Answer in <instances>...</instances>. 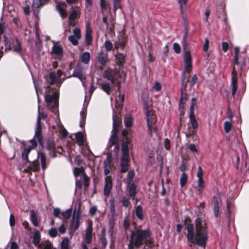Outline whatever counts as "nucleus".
<instances>
[{
	"label": "nucleus",
	"instance_id": "5fc2aeb1",
	"mask_svg": "<svg viewBox=\"0 0 249 249\" xmlns=\"http://www.w3.org/2000/svg\"><path fill=\"white\" fill-rule=\"evenodd\" d=\"M129 156H123L122 159H121V164L123 165H128L129 166Z\"/></svg>",
	"mask_w": 249,
	"mask_h": 249
},
{
	"label": "nucleus",
	"instance_id": "a19ab883",
	"mask_svg": "<svg viewBox=\"0 0 249 249\" xmlns=\"http://www.w3.org/2000/svg\"><path fill=\"white\" fill-rule=\"evenodd\" d=\"M124 123L125 126L129 128L132 126L133 124V119L131 116L126 117L124 118Z\"/></svg>",
	"mask_w": 249,
	"mask_h": 249
},
{
	"label": "nucleus",
	"instance_id": "423d86ee",
	"mask_svg": "<svg viewBox=\"0 0 249 249\" xmlns=\"http://www.w3.org/2000/svg\"><path fill=\"white\" fill-rule=\"evenodd\" d=\"M135 175L134 170H130L127 173L126 179H124V182L127 184V188L128 189L129 196L133 200L135 198L136 194V186L134 183H131Z\"/></svg>",
	"mask_w": 249,
	"mask_h": 249
},
{
	"label": "nucleus",
	"instance_id": "603ef678",
	"mask_svg": "<svg viewBox=\"0 0 249 249\" xmlns=\"http://www.w3.org/2000/svg\"><path fill=\"white\" fill-rule=\"evenodd\" d=\"M121 0H114L113 1V10L115 12L117 10L121 7L120 3Z\"/></svg>",
	"mask_w": 249,
	"mask_h": 249
},
{
	"label": "nucleus",
	"instance_id": "bf43d9fd",
	"mask_svg": "<svg viewBox=\"0 0 249 249\" xmlns=\"http://www.w3.org/2000/svg\"><path fill=\"white\" fill-rule=\"evenodd\" d=\"M94 79H91L90 82V89L89 90V94L91 96L92 93H93L94 91L96 89V87L94 85Z\"/></svg>",
	"mask_w": 249,
	"mask_h": 249
},
{
	"label": "nucleus",
	"instance_id": "72a5a7b5",
	"mask_svg": "<svg viewBox=\"0 0 249 249\" xmlns=\"http://www.w3.org/2000/svg\"><path fill=\"white\" fill-rule=\"evenodd\" d=\"M231 87H232V91L231 94L232 96H234L236 94L237 89V83H238V79H231Z\"/></svg>",
	"mask_w": 249,
	"mask_h": 249
},
{
	"label": "nucleus",
	"instance_id": "f3484780",
	"mask_svg": "<svg viewBox=\"0 0 249 249\" xmlns=\"http://www.w3.org/2000/svg\"><path fill=\"white\" fill-rule=\"evenodd\" d=\"M192 70V62H185V70L183 72V78H190V74Z\"/></svg>",
	"mask_w": 249,
	"mask_h": 249
},
{
	"label": "nucleus",
	"instance_id": "4be33fe9",
	"mask_svg": "<svg viewBox=\"0 0 249 249\" xmlns=\"http://www.w3.org/2000/svg\"><path fill=\"white\" fill-rule=\"evenodd\" d=\"M77 78H84L83 68L80 65H77L72 75Z\"/></svg>",
	"mask_w": 249,
	"mask_h": 249
},
{
	"label": "nucleus",
	"instance_id": "412c9836",
	"mask_svg": "<svg viewBox=\"0 0 249 249\" xmlns=\"http://www.w3.org/2000/svg\"><path fill=\"white\" fill-rule=\"evenodd\" d=\"M40 234L38 231H35L33 236V243L36 247L40 248L42 244H40Z\"/></svg>",
	"mask_w": 249,
	"mask_h": 249
},
{
	"label": "nucleus",
	"instance_id": "a878e982",
	"mask_svg": "<svg viewBox=\"0 0 249 249\" xmlns=\"http://www.w3.org/2000/svg\"><path fill=\"white\" fill-rule=\"evenodd\" d=\"M135 214L137 217L140 220L143 219V212L142 207L141 205L137 206L135 208Z\"/></svg>",
	"mask_w": 249,
	"mask_h": 249
},
{
	"label": "nucleus",
	"instance_id": "2eb2a0df",
	"mask_svg": "<svg viewBox=\"0 0 249 249\" xmlns=\"http://www.w3.org/2000/svg\"><path fill=\"white\" fill-rule=\"evenodd\" d=\"M118 130H113L112 134L111 136L110 139L109 141L108 146L109 148L111 149L114 144H118V139L117 136Z\"/></svg>",
	"mask_w": 249,
	"mask_h": 249
},
{
	"label": "nucleus",
	"instance_id": "20e7f679",
	"mask_svg": "<svg viewBox=\"0 0 249 249\" xmlns=\"http://www.w3.org/2000/svg\"><path fill=\"white\" fill-rule=\"evenodd\" d=\"M146 122L148 127V133L150 137L152 136V132H156L157 130L156 124L157 121L155 111L152 109H149L146 107Z\"/></svg>",
	"mask_w": 249,
	"mask_h": 249
},
{
	"label": "nucleus",
	"instance_id": "c03bdc74",
	"mask_svg": "<svg viewBox=\"0 0 249 249\" xmlns=\"http://www.w3.org/2000/svg\"><path fill=\"white\" fill-rule=\"evenodd\" d=\"M55 149V144L53 141L48 140L47 142V149L51 151Z\"/></svg>",
	"mask_w": 249,
	"mask_h": 249
},
{
	"label": "nucleus",
	"instance_id": "4d7b16f0",
	"mask_svg": "<svg viewBox=\"0 0 249 249\" xmlns=\"http://www.w3.org/2000/svg\"><path fill=\"white\" fill-rule=\"evenodd\" d=\"M69 243V240L67 238H65L63 239L61 244V248H68Z\"/></svg>",
	"mask_w": 249,
	"mask_h": 249
},
{
	"label": "nucleus",
	"instance_id": "79ce46f5",
	"mask_svg": "<svg viewBox=\"0 0 249 249\" xmlns=\"http://www.w3.org/2000/svg\"><path fill=\"white\" fill-rule=\"evenodd\" d=\"M190 122L194 129H196L198 127V123L196 119L195 116H189Z\"/></svg>",
	"mask_w": 249,
	"mask_h": 249
},
{
	"label": "nucleus",
	"instance_id": "8fccbe9b",
	"mask_svg": "<svg viewBox=\"0 0 249 249\" xmlns=\"http://www.w3.org/2000/svg\"><path fill=\"white\" fill-rule=\"evenodd\" d=\"M36 139H37V137H35V135L34 138L29 141V142L31 143V145H29L28 147H30L32 150L37 146V142Z\"/></svg>",
	"mask_w": 249,
	"mask_h": 249
},
{
	"label": "nucleus",
	"instance_id": "b1692460",
	"mask_svg": "<svg viewBox=\"0 0 249 249\" xmlns=\"http://www.w3.org/2000/svg\"><path fill=\"white\" fill-rule=\"evenodd\" d=\"M178 2L179 4L180 10L181 14L183 15V18L185 19V11L186 10V4L188 2L189 0H178Z\"/></svg>",
	"mask_w": 249,
	"mask_h": 249
},
{
	"label": "nucleus",
	"instance_id": "a18cd8bd",
	"mask_svg": "<svg viewBox=\"0 0 249 249\" xmlns=\"http://www.w3.org/2000/svg\"><path fill=\"white\" fill-rule=\"evenodd\" d=\"M189 82V79H183L181 87V92L184 93L186 91L187 83Z\"/></svg>",
	"mask_w": 249,
	"mask_h": 249
},
{
	"label": "nucleus",
	"instance_id": "680f3d73",
	"mask_svg": "<svg viewBox=\"0 0 249 249\" xmlns=\"http://www.w3.org/2000/svg\"><path fill=\"white\" fill-rule=\"evenodd\" d=\"M9 223L11 227H13L15 225V216L12 213H11L10 216Z\"/></svg>",
	"mask_w": 249,
	"mask_h": 249
},
{
	"label": "nucleus",
	"instance_id": "393cba45",
	"mask_svg": "<svg viewBox=\"0 0 249 249\" xmlns=\"http://www.w3.org/2000/svg\"><path fill=\"white\" fill-rule=\"evenodd\" d=\"M126 40V39L125 36H122L121 37V38H119V42L115 44V48L117 50H123L125 46Z\"/></svg>",
	"mask_w": 249,
	"mask_h": 249
},
{
	"label": "nucleus",
	"instance_id": "c9c22d12",
	"mask_svg": "<svg viewBox=\"0 0 249 249\" xmlns=\"http://www.w3.org/2000/svg\"><path fill=\"white\" fill-rule=\"evenodd\" d=\"M42 246L43 249H56L53 246V244L49 240L42 242Z\"/></svg>",
	"mask_w": 249,
	"mask_h": 249
},
{
	"label": "nucleus",
	"instance_id": "cd10ccee",
	"mask_svg": "<svg viewBox=\"0 0 249 249\" xmlns=\"http://www.w3.org/2000/svg\"><path fill=\"white\" fill-rule=\"evenodd\" d=\"M52 53L58 56H61L63 53V49L60 46L54 45L52 48Z\"/></svg>",
	"mask_w": 249,
	"mask_h": 249
},
{
	"label": "nucleus",
	"instance_id": "7c9ffc66",
	"mask_svg": "<svg viewBox=\"0 0 249 249\" xmlns=\"http://www.w3.org/2000/svg\"><path fill=\"white\" fill-rule=\"evenodd\" d=\"M73 174L75 177H77L80 175H82L84 177V175H87L84 168L82 166L80 167H75L73 169Z\"/></svg>",
	"mask_w": 249,
	"mask_h": 249
},
{
	"label": "nucleus",
	"instance_id": "c85d7f7f",
	"mask_svg": "<svg viewBox=\"0 0 249 249\" xmlns=\"http://www.w3.org/2000/svg\"><path fill=\"white\" fill-rule=\"evenodd\" d=\"M90 55L89 52H86L83 53L80 58V60L84 64L89 63L90 60Z\"/></svg>",
	"mask_w": 249,
	"mask_h": 249
},
{
	"label": "nucleus",
	"instance_id": "ddd939ff",
	"mask_svg": "<svg viewBox=\"0 0 249 249\" xmlns=\"http://www.w3.org/2000/svg\"><path fill=\"white\" fill-rule=\"evenodd\" d=\"M122 125V119L120 115L117 113L113 115V130H118L119 128Z\"/></svg>",
	"mask_w": 249,
	"mask_h": 249
},
{
	"label": "nucleus",
	"instance_id": "7ed1b4c3",
	"mask_svg": "<svg viewBox=\"0 0 249 249\" xmlns=\"http://www.w3.org/2000/svg\"><path fill=\"white\" fill-rule=\"evenodd\" d=\"M151 235V231L149 229H137L131 231L128 249L139 248L142 245H144L143 249H145L146 247H152L153 241Z\"/></svg>",
	"mask_w": 249,
	"mask_h": 249
},
{
	"label": "nucleus",
	"instance_id": "dca6fc26",
	"mask_svg": "<svg viewBox=\"0 0 249 249\" xmlns=\"http://www.w3.org/2000/svg\"><path fill=\"white\" fill-rule=\"evenodd\" d=\"M92 30L90 27L88 26L86 30V36L85 40L86 45L89 46L91 44L92 41Z\"/></svg>",
	"mask_w": 249,
	"mask_h": 249
},
{
	"label": "nucleus",
	"instance_id": "0e129e2a",
	"mask_svg": "<svg viewBox=\"0 0 249 249\" xmlns=\"http://www.w3.org/2000/svg\"><path fill=\"white\" fill-rule=\"evenodd\" d=\"M128 165H123L121 164V170L120 172L121 173H125L128 171Z\"/></svg>",
	"mask_w": 249,
	"mask_h": 249
},
{
	"label": "nucleus",
	"instance_id": "0eeeda50",
	"mask_svg": "<svg viewBox=\"0 0 249 249\" xmlns=\"http://www.w3.org/2000/svg\"><path fill=\"white\" fill-rule=\"evenodd\" d=\"M11 41L9 43L6 42V46L7 47L5 49V51L6 52L7 50L13 51L17 53L21 54L23 49L19 40L17 37H16L12 39Z\"/></svg>",
	"mask_w": 249,
	"mask_h": 249
},
{
	"label": "nucleus",
	"instance_id": "3c124183",
	"mask_svg": "<svg viewBox=\"0 0 249 249\" xmlns=\"http://www.w3.org/2000/svg\"><path fill=\"white\" fill-rule=\"evenodd\" d=\"M68 39L69 41L72 43L73 45L76 46L78 44V40L80 39H77V37H76L74 36H70L68 37Z\"/></svg>",
	"mask_w": 249,
	"mask_h": 249
},
{
	"label": "nucleus",
	"instance_id": "aec40b11",
	"mask_svg": "<svg viewBox=\"0 0 249 249\" xmlns=\"http://www.w3.org/2000/svg\"><path fill=\"white\" fill-rule=\"evenodd\" d=\"M37 158L40 159L42 169L43 170L45 171L47 168V160L45 155L42 152H38Z\"/></svg>",
	"mask_w": 249,
	"mask_h": 249
},
{
	"label": "nucleus",
	"instance_id": "09e8293b",
	"mask_svg": "<svg viewBox=\"0 0 249 249\" xmlns=\"http://www.w3.org/2000/svg\"><path fill=\"white\" fill-rule=\"evenodd\" d=\"M224 128L226 133H229L232 128V124L231 122H225L224 123Z\"/></svg>",
	"mask_w": 249,
	"mask_h": 249
},
{
	"label": "nucleus",
	"instance_id": "9b49d317",
	"mask_svg": "<svg viewBox=\"0 0 249 249\" xmlns=\"http://www.w3.org/2000/svg\"><path fill=\"white\" fill-rule=\"evenodd\" d=\"M112 180L111 176H107L105 178V184L104 188V194L106 197L109 195L112 188Z\"/></svg>",
	"mask_w": 249,
	"mask_h": 249
},
{
	"label": "nucleus",
	"instance_id": "49530a36",
	"mask_svg": "<svg viewBox=\"0 0 249 249\" xmlns=\"http://www.w3.org/2000/svg\"><path fill=\"white\" fill-rule=\"evenodd\" d=\"M197 183H198L197 187L198 188L197 190L198 191L201 192V190L203 189V188L204 187V180L203 178V177L198 178Z\"/></svg>",
	"mask_w": 249,
	"mask_h": 249
},
{
	"label": "nucleus",
	"instance_id": "9d476101",
	"mask_svg": "<svg viewBox=\"0 0 249 249\" xmlns=\"http://www.w3.org/2000/svg\"><path fill=\"white\" fill-rule=\"evenodd\" d=\"M44 79L45 84L42 82L41 79H33V83L37 95L39 93H41V89L42 87L46 89L45 87L47 86L49 80Z\"/></svg>",
	"mask_w": 249,
	"mask_h": 249
},
{
	"label": "nucleus",
	"instance_id": "4c0bfd02",
	"mask_svg": "<svg viewBox=\"0 0 249 249\" xmlns=\"http://www.w3.org/2000/svg\"><path fill=\"white\" fill-rule=\"evenodd\" d=\"M187 179L188 176L187 174L183 173L181 175V177L179 181L180 185L181 187H184L186 185L187 181Z\"/></svg>",
	"mask_w": 249,
	"mask_h": 249
},
{
	"label": "nucleus",
	"instance_id": "37998d69",
	"mask_svg": "<svg viewBox=\"0 0 249 249\" xmlns=\"http://www.w3.org/2000/svg\"><path fill=\"white\" fill-rule=\"evenodd\" d=\"M84 190H87L90 183V178L87 175H84Z\"/></svg>",
	"mask_w": 249,
	"mask_h": 249
},
{
	"label": "nucleus",
	"instance_id": "774afa93",
	"mask_svg": "<svg viewBox=\"0 0 249 249\" xmlns=\"http://www.w3.org/2000/svg\"><path fill=\"white\" fill-rule=\"evenodd\" d=\"M100 240L101 241L103 247L104 248H106L107 244L106 236H101Z\"/></svg>",
	"mask_w": 249,
	"mask_h": 249
},
{
	"label": "nucleus",
	"instance_id": "052dcab7",
	"mask_svg": "<svg viewBox=\"0 0 249 249\" xmlns=\"http://www.w3.org/2000/svg\"><path fill=\"white\" fill-rule=\"evenodd\" d=\"M173 49L176 53L179 54L181 52V48L180 45L178 43H174L173 44Z\"/></svg>",
	"mask_w": 249,
	"mask_h": 249
},
{
	"label": "nucleus",
	"instance_id": "ea45409f",
	"mask_svg": "<svg viewBox=\"0 0 249 249\" xmlns=\"http://www.w3.org/2000/svg\"><path fill=\"white\" fill-rule=\"evenodd\" d=\"M189 31L188 28L186 27L185 28V33L183 36L182 38V45L184 47V49L186 47L187 45V38L188 36Z\"/></svg>",
	"mask_w": 249,
	"mask_h": 249
},
{
	"label": "nucleus",
	"instance_id": "2f4dec72",
	"mask_svg": "<svg viewBox=\"0 0 249 249\" xmlns=\"http://www.w3.org/2000/svg\"><path fill=\"white\" fill-rule=\"evenodd\" d=\"M77 18V13L76 11L73 10L69 17V24L71 26H74L75 23L74 22V20Z\"/></svg>",
	"mask_w": 249,
	"mask_h": 249
},
{
	"label": "nucleus",
	"instance_id": "6e6d98bb",
	"mask_svg": "<svg viewBox=\"0 0 249 249\" xmlns=\"http://www.w3.org/2000/svg\"><path fill=\"white\" fill-rule=\"evenodd\" d=\"M104 75L105 78H114L112 75V70L109 68L104 71Z\"/></svg>",
	"mask_w": 249,
	"mask_h": 249
},
{
	"label": "nucleus",
	"instance_id": "6e6552de",
	"mask_svg": "<svg viewBox=\"0 0 249 249\" xmlns=\"http://www.w3.org/2000/svg\"><path fill=\"white\" fill-rule=\"evenodd\" d=\"M110 80L111 86L107 83H104L101 85V89L106 92L107 94L110 93L111 88L116 91H119L121 87V82L118 80L119 79H107Z\"/></svg>",
	"mask_w": 249,
	"mask_h": 249
},
{
	"label": "nucleus",
	"instance_id": "6ab92c4d",
	"mask_svg": "<svg viewBox=\"0 0 249 249\" xmlns=\"http://www.w3.org/2000/svg\"><path fill=\"white\" fill-rule=\"evenodd\" d=\"M107 54H105L103 51L98 53L97 60L102 66H105L107 63Z\"/></svg>",
	"mask_w": 249,
	"mask_h": 249
},
{
	"label": "nucleus",
	"instance_id": "de8ad7c7",
	"mask_svg": "<svg viewBox=\"0 0 249 249\" xmlns=\"http://www.w3.org/2000/svg\"><path fill=\"white\" fill-rule=\"evenodd\" d=\"M105 47L107 52L111 51L113 49V44L109 40H106L104 44Z\"/></svg>",
	"mask_w": 249,
	"mask_h": 249
},
{
	"label": "nucleus",
	"instance_id": "a211bd4d",
	"mask_svg": "<svg viewBox=\"0 0 249 249\" xmlns=\"http://www.w3.org/2000/svg\"><path fill=\"white\" fill-rule=\"evenodd\" d=\"M213 212L215 217L219 216V206L217 198L215 196H213Z\"/></svg>",
	"mask_w": 249,
	"mask_h": 249
},
{
	"label": "nucleus",
	"instance_id": "4468645a",
	"mask_svg": "<svg viewBox=\"0 0 249 249\" xmlns=\"http://www.w3.org/2000/svg\"><path fill=\"white\" fill-rule=\"evenodd\" d=\"M126 55L121 53H118L115 55L116 64L119 67H122L125 62Z\"/></svg>",
	"mask_w": 249,
	"mask_h": 249
},
{
	"label": "nucleus",
	"instance_id": "f704fd0d",
	"mask_svg": "<svg viewBox=\"0 0 249 249\" xmlns=\"http://www.w3.org/2000/svg\"><path fill=\"white\" fill-rule=\"evenodd\" d=\"M75 138L79 145H82L84 143V138L81 132H78L75 134Z\"/></svg>",
	"mask_w": 249,
	"mask_h": 249
},
{
	"label": "nucleus",
	"instance_id": "13d9d810",
	"mask_svg": "<svg viewBox=\"0 0 249 249\" xmlns=\"http://www.w3.org/2000/svg\"><path fill=\"white\" fill-rule=\"evenodd\" d=\"M49 235L52 237H55L57 235V231L55 228H52L49 232Z\"/></svg>",
	"mask_w": 249,
	"mask_h": 249
},
{
	"label": "nucleus",
	"instance_id": "1a4fd4ad",
	"mask_svg": "<svg viewBox=\"0 0 249 249\" xmlns=\"http://www.w3.org/2000/svg\"><path fill=\"white\" fill-rule=\"evenodd\" d=\"M75 213V210L74 211V213L73 214L72 219L70 224L71 234H73L75 231L79 228L80 225V219L81 216L80 211L79 210L78 211L76 216Z\"/></svg>",
	"mask_w": 249,
	"mask_h": 249
},
{
	"label": "nucleus",
	"instance_id": "e433bc0d",
	"mask_svg": "<svg viewBox=\"0 0 249 249\" xmlns=\"http://www.w3.org/2000/svg\"><path fill=\"white\" fill-rule=\"evenodd\" d=\"M56 10L59 12L61 16L65 18L67 16V13L66 10L64 9L61 5L57 4L55 7Z\"/></svg>",
	"mask_w": 249,
	"mask_h": 249
},
{
	"label": "nucleus",
	"instance_id": "58836bf2",
	"mask_svg": "<svg viewBox=\"0 0 249 249\" xmlns=\"http://www.w3.org/2000/svg\"><path fill=\"white\" fill-rule=\"evenodd\" d=\"M72 210V208H70L66 211L61 213V215L63 218L66 220L69 219L71 215Z\"/></svg>",
	"mask_w": 249,
	"mask_h": 249
},
{
	"label": "nucleus",
	"instance_id": "473e14b6",
	"mask_svg": "<svg viewBox=\"0 0 249 249\" xmlns=\"http://www.w3.org/2000/svg\"><path fill=\"white\" fill-rule=\"evenodd\" d=\"M30 219L32 223L35 226L37 227L38 226L37 216L35 211L33 210L31 211V215Z\"/></svg>",
	"mask_w": 249,
	"mask_h": 249
},
{
	"label": "nucleus",
	"instance_id": "e2e57ef3",
	"mask_svg": "<svg viewBox=\"0 0 249 249\" xmlns=\"http://www.w3.org/2000/svg\"><path fill=\"white\" fill-rule=\"evenodd\" d=\"M130 202L128 199L126 197H124L122 199V205L123 207L127 208L128 207Z\"/></svg>",
	"mask_w": 249,
	"mask_h": 249
},
{
	"label": "nucleus",
	"instance_id": "f8f14e48",
	"mask_svg": "<svg viewBox=\"0 0 249 249\" xmlns=\"http://www.w3.org/2000/svg\"><path fill=\"white\" fill-rule=\"evenodd\" d=\"M45 3V0H34L32 7L36 16L38 15L41 7L43 6Z\"/></svg>",
	"mask_w": 249,
	"mask_h": 249
},
{
	"label": "nucleus",
	"instance_id": "338daca9",
	"mask_svg": "<svg viewBox=\"0 0 249 249\" xmlns=\"http://www.w3.org/2000/svg\"><path fill=\"white\" fill-rule=\"evenodd\" d=\"M222 50L224 53H226L227 52L229 48V44L226 42H223L222 43Z\"/></svg>",
	"mask_w": 249,
	"mask_h": 249
},
{
	"label": "nucleus",
	"instance_id": "69168bd1",
	"mask_svg": "<svg viewBox=\"0 0 249 249\" xmlns=\"http://www.w3.org/2000/svg\"><path fill=\"white\" fill-rule=\"evenodd\" d=\"M153 88L157 91H159L161 90V86L160 82H156L153 87Z\"/></svg>",
	"mask_w": 249,
	"mask_h": 249
},
{
	"label": "nucleus",
	"instance_id": "5701e85b",
	"mask_svg": "<svg viewBox=\"0 0 249 249\" xmlns=\"http://www.w3.org/2000/svg\"><path fill=\"white\" fill-rule=\"evenodd\" d=\"M130 141L128 140V138H126V141L122 143V153L123 156H129V148H128V143Z\"/></svg>",
	"mask_w": 249,
	"mask_h": 249
},
{
	"label": "nucleus",
	"instance_id": "bb28decb",
	"mask_svg": "<svg viewBox=\"0 0 249 249\" xmlns=\"http://www.w3.org/2000/svg\"><path fill=\"white\" fill-rule=\"evenodd\" d=\"M31 150L32 149L30 147H27L24 148L22 152V158L23 160H25L26 162H30L28 156Z\"/></svg>",
	"mask_w": 249,
	"mask_h": 249
},
{
	"label": "nucleus",
	"instance_id": "f257e3e1",
	"mask_svg": "<svg viewBox=\"0 0 249 249\" xmlns=\"http://www.w3.org/2000/svg\"><path fill=\"white\" fill-rule=\"evenodd\" d=\"M203 213H198L195 220V229L192 223L191 218L187 216L183 221L185 229L187 230L186 235L188 244L191 247L192 244L205 248L208 239V226L205 220L202 219Z\"/></svg>",
	"mask_w": 249,
	"mask_h": 249
},
{
	"label": "nucleus",
	"instance_id": "c756f323",
	"mask_svg": "<svg viewBox=\"0 0 249 249\" xmlns=\"http://www.w3.org/2000/svg\"><path fill=\"white\" fill-rule=\"evenodd\" d=\"M26 163H30V166L32 167L33 172H37L40 170V165L39 161L36 160L32 162H26Z\"/></svg>",
	"mask_w": 249,
	"mask_h": 249
},
{
	"label": "nucleus",
	"instance_id": "864d4df0",
	"mask_svg": "<svg viewBox=\"0 0 249 249\" xmlns=\"http://www.w3.org/2000/svg\"><path fill=\"white\" fill-rule=\"evenodd\" d=\"M73 33L74 36L77 37V39H80L81 38V31L79 28H76L73 29Z\"/></svg>",
	"mask_w": 249,
	"mask_h": 249
},
{
	"label": "nucleus",
	"instance_id": "f03ea898",
	"mask_svg": "<svg viewBox=\"0 0 249 249\" xmlns=\"http://www.w3.org/2000/svg\"><path fill=\"white\" fill-rule=\"evenodd\" d=\"M49 80L46 88L47 94L45 97V102L48 104L50 110L56 114L58 112V97L60 87L66 79H46Z\"/></svg>",
	"mask_w": 249,
	"mask_h": 249
},
{
	"label": "nucleus",
	"instance_id": "39448f33",
	"mask_svg": "<svg viewBox=\"0 0 249 249\" xmlns=\"http://www.w3.org/2000/svg\"><path fill=\"white\" fill-rule=\"evenodd\" d=\"M47 117V114L44 112H39L37 117L35 129V137H37V140L40 146H44V142L42 133V125L41 120H44Z\"/></svg>",
	"mask_w": 249,
	"mask_h": 249
}]
</instances>
